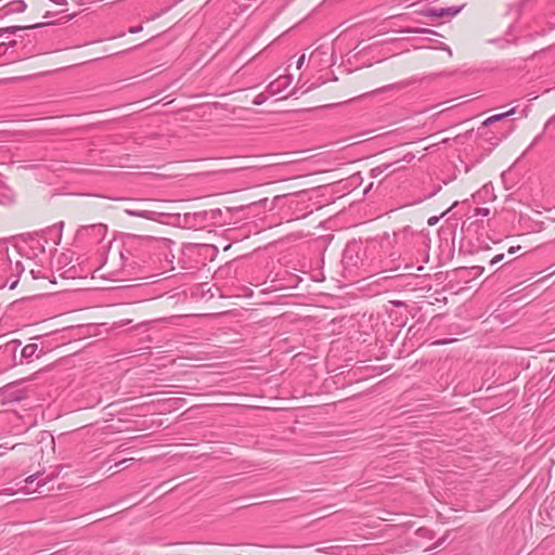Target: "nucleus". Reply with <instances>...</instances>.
<instances>
[{
  "mask_svg": "<svg viewBox=\"0 0 555 555\" xmlns=\"http://www.w3.org/2000/svg\"><path fill=\"white\" fill-rule=\"evenodd\" d=\"M305 60H306L305 54H301V55L299 56V59L297 60V64H296V66H297V68H298V69H300V68L302 67V65H304V63H305Z\"/></svg>",
  "mask_w": 555,
  "mask_h": 555,
  "instance_id": "412c9836",
  "label": "nucleus"
},
{
  "mask_svg": "<svg viewBox=\"0 0 555 555\" xmlns=\"http://www.w3.org/2000/svg\"><path fill=\"white\" fill-rule=\"evenodd\" d=\"M125 35V33H120L119 35H117L116 37H122Z\"/></svg>",
  "mask_w": 555,
  "mask_h": 555,
  "instance_id": "c9c22d12",
  "label": "nucleus"
},
{
  "mask_svg": "<svg viewBox=\"0 0 555 555\" xmlns=\"http://www.w3.org/2000/svg\"><path fill=\"white\" fill-rule=\"evenodd\" d=\"M515 113H516V108H515V107H513V108H511V109H509V111H507V112H504V113H501V114H495V115H493V116H490L489 118H487V119L482 122V125H483V126H489V125H491L492 122H494V121H499V120H502V119H504V118H506V117H508V116L514 115Z\"/></svg>",
  "mask_w": 555,
  "mask_h": 555,
  "instance_id": "1a4fd4ad",
  "label": "nucleus"
},
{
  "mask_svg": "<svg viewBox=\"0 0 555 555\" xmlns=\"http://www.w3.org/2000/svg\"><path fill=\"white\" fill-rule=\"evenodd\" d=\"M206 211H199V212H194L192 215V217L195 219V220H198L199 223L204 222L206 220Z\"/></svg>",
  "mask_w": 555,
  "mask_h": 555,
  "instance_id": "2eb2a0df",
  "label": "nucleus"
},
{
  "mask_svg": "<svg viewBox=\"0 0 555 555\" xmlns=\"http://www.w3.org/2000/svg\"><path fill=\"white\" fill-rule=\"evenodd\" d=\"M415 82H416L415 78H409V79H405V80H402V81H399L396 83H391V85H387L382 88H378L374 92L375 93H384V92H388V91H401Z\"/></svg>",
  "mask_w": 555,
  "mask_h": 555,
  "instance_id": "423d86ee",
  "label": "nucleus"
},
{
  "mask_svg": "<svg viewBox=\"0 0 555 555\" xmlns=\"http://www.w3.org/2000/svg\"><path fill=\"white\" fill-rule=\"evenodd\" d=\"M232 219V212L229 207L225 210L220 208L210 209V225H223L229 223Z\"/></svg>",
  "mask_w": 555,
  "mask_h": 555,
  "instance_id": "20e7f679",
  "label": "nucleus"
},
{
  "mask_svg": "<svg viewBox=\"0 0 555 555\" xmlns=\"http://www.w3.org/2000/svg\"><path fill=\"white\" fill-rule=\"evenodd\" d=\"M107 227L103 223L83 225L78 230V235L90 236L93 242H102L106 235Z\"/></svg>",
  "mask_w": 555,
  "mask_h": 555,
  "instance_id": "f03ea898",
  "label": "nucleus"
},
{
  "mask_svg": "<svg viewBox=\"0 0 555 555\" xmlns=\"http://www.w3.org/2000/svg\"><path fill=\"white\" fill-rule=\"evenodd\" d=\"M406 33L410 34H433L434 31L427 28H415V29H408Z\"/></svg>",
  "mask_w": 555,
  "mask_h": 555,
  "instance_id": "dca6fc26",
  "label": "nucleus"
},
{
  "mask_svg": "<svg viewBox=\"0 0 555 555\" xmlns=\"http://www.w3.org/2000/svg\"><path fill=\"white\" fill-rule=\"evenodd\" d=\"M142 28H143V27H142V25L132 26V27H130V28L128 29V33H130V34H137V33L141 31V30H142Z\"/></svg>",
  "mask_w": 555,
  "mask_h": 555,
  "instance_id": "6ab92c4d",
  "label": "nucleus"
},
{
  "mask_svg": "<svg viewBox=\"0 0 555 555\" xmlns=\"http://www.w3.org/2000/svg\"><path fill=\"white\" fill-rule=\"evenodd\" d=\"M143 242L147 245H155V244H159L160 242L155 240V238H144Z\"/></svg>",
  "mask_w": 555,
  "mask_h": 555,
  "instance_id": "5701e85b",
  "label": "nucleus"
},
{
  "mask_svg": "<svg viewBox=\"0 0 555 555\" xmlns=\"http://www.w3.org/2000/svg\"><path fill=\"white\" fill-rule=\"evenodd\" d=\"M37 474L30 475L25 479L26 483H33L37 479Z\"/></svg>",
  "mask_w": 555,
  "mask_h": 555,
  "instance_id": "a878e982",
  "label": "nucleus"
},
{
  "mask_svg": "<svg viewBox=\"0 0 555 555\" xmlns=\"http://www.w3.org/2000/svg\"><path fill=\"white\" fill-rule=\"evenodd\" d=\"M504 259V254H499L496 256H494L491 261H490V264L493 266L500 261H502Z\"/></svg>",
  "mask_w": 555,
  "mask_h": 555,
  "instance_id": "a211bd4d",
  "label": "nucleus"
},
{
  "mask_svg": "<svg viewBox=\"0 0 555 555\" xmlns=\"http://www.w3.org/2000/svg\"><path fill=\"white\" fill-rule=\"evenodd\" d=\"M27 5L25 3V1L23 0H16V1H12L11 3H9L4 10H5V14H9V13H22L26 10Z\"/></svg>",
  "mask_w": 555,
  "mask_h": 555,
  "instance_id": "6e6552de",
  "label": "nucleus"
},
{
  "mask_svg": "<svg viewBox=\"0 0 555 555\" xmlns=\"http://www.w3.org/2000/svg\"><path fill=\"white\" fill-rule=\"evenodd\" d=\"M292 82V77L289 75L280 76L276 80L272 81L268 86V91L273 94L281 93L284 89H286Z\"/></svg>",
  "mask_w": 555,
  "mask_h": 555,
  "instance_id": "39448f33",
  "label": "nucleus"
},
{
  "mask_svg": "<svg viewBox=\"0 0 555 555\" xmlns=\"http://www.w3.org/2000/svg\"><path fill=\"white\" fill-rule=\"evenodd\" d=\"M395 305L399 307V306H401L402 304H401L400 301H396V302H395Z\"/></svg>",
  "mask_w": 555,
  "mask_h": 555,
  "instance_id": "f704fd0d",
  "label": "nucleus"
},
{
  "mask_svg": "<svg viewBox=\"0 0 555 555\" xmlns=\"http://www.w3.org/2000/svg\"><path fill=\"white\" fill-rule=\"evenodd\" d=\"M463 7H449V8H428L422 11V15L426 17H454L456 14L461 12Z\"/></svg>",
  "mask_w": 555,
  "mask_h": 555,
  "instance_id": "7ed1b4c3",
  "label": "nucleus"
},
{
  "mask_svg": "<svg viewBox=\"0 0 555 555\" xmlns=\"http://www.w3.org/2000/svg\"><path fill=\"white\" fill-rule=\"evenodd\" d=\"M232 274V266L228 263L224 267H220L214 274V279L218 280L222 276H228Z\"/></svg>",
  "mask_w": 555,
  "mask_h": 555,
  "instance_id": "f8f14e48",
  "label": "nucleus"
},
{
  "mask_svg": "<svg viewBox=\"0 0 555 555\" xmlns=\"http://www.w3.org/2000/svg\"><path fill=\"white\" fill-rule=\"evenodd\" d=\"M436 344H446V340L437 341Z\"/></svg>",
  "mask_w": 555,
  "mask_h": 555,
  "instance_id": "4c0bfd02",
  "label": "nucleus"
},
{
  "mask_svg": "<svg viewBox=\"0 0 555 555\" xmlns=\"http://www.w3.org/2000/svg\"><path fill=\"white\" fill-rule=\"evenodd\" d=\"M437 221H438V218H437V217H431V218H429V220H428V224H429V225H434Z\"/></svg>",
  "mask_w": 555,
  "mask_h": 555,
  "instance_id": "cd10ccee",
  "label": "nucleus"
},
{
  "mask_svg": "<svg viewBox=\"0 0 555 555\" xmlns=\"http://www.w3.org/2000/svg\"><path fill=\"white\" fill-rule=\"evenodd\" d=\"M38 485H39V486H46V481H43V482H39Z\"/></svg>",
  "mask_w": 555,
  "mask_h": 555,
  "instance_id": "e433bc0d",
  "label": "nucleus"
},
{
  "mask_svg": "<svg viewBox=\"0 0 555 555\" xmlns=\"http://www.w3.org/2000/svg\"><path fill=\"white\" fill-rule=\"evenodd\" d=\"M7 262L5 251L0 249V267L4 266Z\"/></svg>",
  "mask_w": 555,
  "mask_h": 555,
  "instance_id": "aec40b11",
  "label": "nucleus"
},
{
  "mask_svg": "<svg viewBox=\"0 0 555 555\" xmlns=\"http://www.w3.org/2000/svg\"><path fill=\"white\" fill-rule=\"evenodd\" d=\"M128 461H129V460H127V459L121 460V461H119L116 465L124 464V463H126V462H128Z\"/></svg>",
  "mask_w": 555,
  "mask_h": 555,
  "instance_id": "2f4dec72",
  "label": "nucleus"
},
{
  "mask_svg": "<svg viewBox=\"0 0 555 555\" xmlns=\"http://www.w3.org/2000/svg\"><path fill=\"white\" fill-rule=\"evenodd\" d=\"M50 1L57 5H66L67 4L66 0H50Z\"/></svg>",
  "mask_w": 555,
  "mask_h": 555,
  "instance_id": "bb28decb",
  "label": "nucleus"
},
{
  "mask_svg": "<svg viewBox=\"0 0 555 555\" xmlns=\"http://www.w3.org/2000/svg\"><path fill=\"white\" fill-rule=\"evenodd\" d=\"M38 350L37 344H28L22 349V357L27 360H33Z\"/></svg>",
  "mask_w": 555,
  "mask_h": 555,
  "instance_id": "9d476101",
  "label": "nucleus"
},
{
  "mask_svg": "<svg viewBox=\"0 0 555 555\" xmlns=\"http://www.w3.org/2000/svg\"><path fill=\"white\" fill-rule=\"evenodd\" d=\"M209 107H210V111H211L212 108H216V109H217V108L219 107V103H217V102H210Z\"/></svg>",
  "mask_w": 555,
  "mask_h": 555,
  "instance_id": "c756f323",
  "label": "nucleus"
},
{
  "mask_svg": "<svg viewBox=\"0 0 555 555\" xmlns=\"http://www.w3.org/2000/svg\"><path fill=\"white\" fill-rule=\"evenodd\" d=\"M139 47H140V44H139V46H134V47H132V48H130V49H127V50H125V51L119 52L118 54L127 53V52H129V51H132V50L138 49Z\"/></svg>",
  "mask_w": 555,
  "mask_h": 555,
  "instance_id": "c85d7f7f",
  "label": "nucleus"
},
{
  "mask_svg": "<svg viewBox=\"0 0 555 555\" xmlns=\"http://www.w3.org/2000/svg\"><path fill=\"white\" fill-rule=\"evenodd\" d=\"M490 214V209L486 207H480L476 209V216L487 217Z\"/></svg>",
  "mask_w": 555,
  "mask_h": 555,
  "instance_id": "f3484780",
  "label": "nucleus"
},
{
  "mask_svg": "<svg viewBox=\"0 0 555 555\" xmlns=\"http://www.w3.org/2000/svg\"><path fill=\"white\" fill-rule=\"evenodd\" d=\"M126 212L130 216L141 217V218L150 219V220H153L154 215H155L154 211H150V210L137 211V210L127 209Z\"/></svg>",
  "mask_w": 555,
  "mask_h": 555,
  "instance_id": "9b49d317",
  "label": "nucleus"
},
{
  "mask_svg": "<svg viewBox=\"0 0 555 555\" xmlns=\"http://www.w3.org/2000/svg\"><path fill=\"white\" fill-rule=\"evenodd\" d=\"M520 249H521V246H520V245H518V246H512V247H509V248H508L507 253L512 255V254L517 253V251H518V250H520Z\"/></svg>",
  "mask_w": 555,
  "mask_h": 555,
  "instance_id": "393cba45",
  "label": "nucleus"
},
{
  "mask_svg": "<svg viewBox=\"0 0 555 555\" xmlns=\"http://www.w3.org/2000/svg\"><path fill=\"white\" fill-rule=\"evenodd\" d=\"M44 24L39 23V24H35L33 26H26V27L11 26V27H7V28H2V29H0V37H4L5 38L4 41H17L16 39H10V35H13L16 31H21V30H24V29L38 28V27H41Z\"/></svg>",
  "mask_w": 555,
  "mask_h": 555,
  "instance_id": "0eeeda50",
  "label": "nucleus"
},
{
  "mask_svg": "<svg viewBox=\"0 0 555 555\" xmlns=\"http://www.w3.org/2000/svg\"><path fill=\"white\" fill-rule=\"evenodd\" d=\"M210 249H214L215 251L218 250V248L216 246H214V245H210Z\"/></svg>",
  "mask_w": 555,
  "mask_h": 555,
  "instance_id": "473e14b6",
  "label": "nucleus"
},
{
  "mask_svg": "<svg viewBox=\"0 0 555 555\" xmlns=\"http://www.w3.org/2000/svg\"><path fill=\"white\" fill-rule=\"evenodd\" d=\"M231 312L228 311V312H224V313H210V318H214V319H219L221 317H227L229 315Z\"/></svg>",
  "mask_w": 555,
  "mask_h": 555,
  "instance_id": "b1692460",
  "label": "nucleus"
},
{
  "mask_svg": "<svg viewBox=\"0 0 555 555\" xmlns=\"http://www.w3.org/2000/svg\"><path fill=\"white\" fill-rule=\"evenodd\" d=\"M392 165H393L392 163H389V164H383L380 166H377V167L373 168L371 170V177L372 178H377L383 172H385L387 169H389Z\"/></svg>",
  "mask_w": 555,
  "mask_h": 555,
  "instance_id": "ddd939ff",
  "label": "nucleus"
},
{
  "mask_svg": "<svg viewBox=\"0 0 555 555\" xmlns=\"http://www.w3.org/2000/svg\"><path fill=\"white\" fill-rule=\"evenodd\" d=\"M413 157H414L413 155H406V156H404L403 159L410 162Z\"/></svg>",
  "mask_w": 555,
  "mask_h": 555,
  "instance_id": "7c9ffc66",
  "label": "nucleus"
},
{
  "mask_svg": "<svg viewBox=\"0 0 555 555\" xmlns=\"http://www.w3.org/2000/svg\"><path fill=\"white\" fill-rule=\"evenodd\" d=\"M235 173V169L222 166L221 164L210 163V184L221 182L222 185L218 188L216 194L230 192L232 185L229 183L231 177Z\"/></svg>",
  "mask_w": 555,
  "mask_h": 555,
  "instance_id": "f257e3e1",
  "label": "nucleus"
},
{
  "mask_svg": "<svg viewBox=\"0 0 555 555\" xmlns=\"http://www.w3.org/2000/svg\"><path fill=\"white\" fill-rule=\"evenodd\" d=\"M470 270L474 272V274H481L483 272V268L479 266L472 267Z\"/></svg>",
  "mask_w": 555,
  "mask_h": 555,
  "instance_id": "4be33fe9",
  "label": "nucleus"
},
{
  "mask_svg": "<svg viewBox=\"0 0 555 555\" xmlns=\"http://www.w3.org/2000/svg\"><path fill=\"white\" fill-rule=\"evenodd\" d=\"M555 119V115L547 121V124H551Z\"/></svg>",
  "mask_w": 555,
  "mask_h": 555,
  "instance_id": "72a5a7b5",
  "label": "nucleus"
},
{
  "mask_svg": "<svg viewBox=\"0 0 555 555\" xmlns=\"http://www.w3.org/2000/svg\"><path fill=\"white\" fill-rule=\"evenodd\" d=\"M17 41H2L0 42V55H3L9 47H15Z\"/></svg>",
  "mask_w": 555,
  "mask_h": 555,
  "instance_id": "4468645a",
  "label": "nucleus"
}]
</instances>
